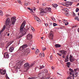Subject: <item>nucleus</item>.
Here are the masks:
<instances>
[{
	"label": "nucleus",
	"instance_id": "nucleus-62",
	"mask_svg": "<svg viewBox=\"0 0 79 79\" xmlns=\"http://www.w3.org/2000/svg\"><path fill=\"white\" fill-rule=\"evenodd\" d=\"M57 74H59V75H60V76L61 75V74H60V73H57Z\"/></svg>",
	"mask_w": 79,
	"mask_h": 79
},
{
	"label": "nucleus",
	"instance_id": "nucleus-36",
	"mask_svg": "<svg viewBox=\"0 0 79 79\" xmlns=\"http://www.w3.org/2000/svg\"><path fill=\"white\" fill-rule=\"evenodd\" d=\"M13 42L11 41V42L9 43L8 44H9V45H11V44Z\"/></svg>",
	"mask_w": 79,
	"mask_h": 79
},
{
	"label": "nucleus",
	"instance_id": "nucleus-46",
	"mask_svg": "<svg viewBox=\"0 0 79 79\" xmlns=\"http://www.w3.org/2000/svg\"><path fill=\"white\" fill-rule=\"evenodd\" d=\"M61 5H63L64 6H65V3H62Z\"/></svg>",
	"mask_w": 79,
	"mask_h": 79
},
{
	"label": "nucleus",
	"instance_id": "nucleus-48",
	"mask_svg": "<svg viewBox=\"0 0 79 79\" xmlns=\"http://www.w3.org/2000/svg\"><path fill=\"white\" fill-rule=\"evenodd\" d=\"M36 52L37 53H39V49H37L36 50Z\"/></svg>",
	"mask_w": 79,
	"mask_h": 79
},
{
	"label": "nucleus",
	"instance_id": "nucleus-13",
	"mask_svg": "<svg viewBox=\"0 0 79 79\" xmlns=\"http://www.w3.org/2000/svg\"><path fill=\"white\" fill-rule=\"evenodd\" d=\"M45 11L47 12H47L49 11V12H50L51 11V10H52V9H51V8H48L46 7V8L44 9Z\"/></svg>",
	"mask_w": 79,
	"mask_h": 79
},
{
	"label": "nucleus",
	"instance_id": "nucleus-2",
	"mask_svg": "<svg viewBox=\"0 0 79 79\" xmlns=\"http://www.w3.org/2000/svg\"><path fill=\"white\" fill-rule=\"evenodd\" d=\"M25 24L26 21H24L22 23L21 26H20V33L22 36H23V35H25L26 33L27 32L28 30L29 29V28H28L27 29H26L25 28L24 29V28L25 26ZM23 29L24 30H23Z\"/></svg>",
	"mask_w": 79,
	"mask_h": 79
},
{
	"label": "nucleus",
	"instance_id": "nucleus-50",
	"mask_svg": "<svg viewBox=\"0 0 79 79\" xmlns=\"http://www.w3.org/2000/svg\"><path fill=\"white\" fill-rule=\"evenodd\" d=\"M18 2L19 3H21V0H18Z\"/></svg>",
	"mask_w": 79,
	"mask_h": 79
},
{
	"label": "nucleus",
	"instance_id": "nucleus-15",
	"mask_svg": "<svg viewBox=\"0 0 79 79\" xmlns=\"http://www.w3.org/2000/svg\"><path fill=\"white\" fill-rule=\"evenodd\" d=\"M68 61H69V56H67L65 58V62H68Z\"/></svg>",
	"mask_w": 79,
	"mask_h": 79
},
{
	"label": "nucleus",
	"instance_id": "nucleus-12",
	"mask_svg": "<svg viewBox=\"0 0 79 79\" xmlns=\"http://www.w3.org/2000/svg\"><path fill=\"white\" fill-rule=\"evenodd\" d=\"M4 57H6V58H9V54L8 52H5L4 55Z\"/></svg>",
	"mask_w": 79,
	"mask_h": 79
},
{
	"label": "nucleus",
	"instance_id": "nucleus-45",
	"mask_svg": "<svg viewBox=\"0 0 79 79\" xmlns=\"http://www.w3.org/2000/svg\"><path fill=\"white\" fill-rule=\"evenodd\" d=\"M78 11H79V9L78 8L76 10V12H78Z\"/></svg>",
	"mask_w": 79,
	"mask_h": 79
},
{
	"label": "nucleus",
	"instance_id": "nucleus-55",
	"mask_svg": "<svg viewBox=\"0 0 79 79\" xmlns=\"http://www.w3.org/2000/svg\"><path fill=\"white\" fill-rule=\"evenodd\" d=\"M73 16H76V14H75V13H73Z\"/></svg>",
	"mask_w": 79,
	"mask_h": 79
},
{
	"label": "nucleus",
	"instance_id": "nucleus-54",
	"mask_svg": "<svg viewBox=\"0 0 79 79\" xmlns=\"http://www.w3.org/2000/svg\"><path fill=\"white\" fill-rule=\"evenodd\" d=\"M78 70V69H74V71H77Z\"/></svg>",
	"mask_w": 79,
	"mask_h": 79
},
{
	"label": "nucleus",
	"instance_id": "nucleus-32",
	"mask_svg": "<svg viewBox=\"0 0 79 79\" xmlns=\"http://www.w3.org/2000/svg\"><path fill=\"white\" fill-rule=\"evenodd\" d=\"M3 69H0V73H1V74H2V73H3Z\"/></svg>",
	"mask_w": 79,
	"mask_h": 79
},
{
	"label": "nucleus",
	"instance_id": "nucleus-1",
	"mask_svg": "<svg viewBox=\"0 0 79 79\" xmlns=\"http://www.w3.org/2000/svg\"><path fill=\"white\" fill-rule=\"evenodd\" d=\"M11 21H10V19L8 18L7 19L6 21V26L7 27H10L11 26H13V25H15L16 21V17H12L11 19Z\"/></svg>",
	"mask_w": 79,
	"mask_h": 79
},
{
	"label": "nucleus",
	"instance_id": "nucleus-5",
	"mask_svg": "<svg viewBox=\"0 0 79 79\" xmlns=\"http://www.w3.org/2000/svg\"><path fill=\"white\" fill-rule=\"evenodd\" d=\"M70 71L69 73L70 74L73 75V77H76L77 76V73H74L73 71V70L71 69V68H70L69 69Z\"/></svg>",
	"mask_w": 79,
	"mask_h": 79
},
{
	"label": "nucleus",
	"instance_id": "nucleus-10",
	"mask_svg": "<svg viewBox=\"0 0 79 79\" xmlns=\"http://www.w3.org/2000/svg\"><path fill=\"white\" fill-rule=\"evenodd\" d=\"M25 52H23V54H24V55H25V54H26V53H29L30 52H31V51H30V49H25Z\"/></svg>",
	"mask_w": 79,
	"mask_h": 79
},
{
	"label": "nucleus",
	"instance_id": "nucleus-33",
	"mask_svg": "<svg viewBox=\"0 0 79 79\" xmlns=\"http://www.w3.org/2000/svg\"><path fill=\"white\" fill-rule=\"evenodd\" d=\"M57 25H57V24H56V23H53V26H54V27H55V26H57Z\"/></svg>",
	"mask_w": 79,
	"mask_h": 79
},
{
	"label": "nucleus",
	"instance_id": "nucleus-60",
	"mask_svg": "<svg viewBox=\"0 0 79 79\" xmlns=\"http://www.w3.org/2000/svg\"><path fill=\"white\" fill-rule=\"evenodd\" d=\"M43 6H45V4H43Z\"/></svg>",
	"mask_w": 79,
	"mask_h": 79
},
{
	"label": "nucleus",
	"instance_id": "nucleus-26",
	"mask_svg": "<svg viewBox=\"0 0 79 79\" xmlns=\"http://www.w3.org/2000/svg\"><path fill=\"white\" fill-rule=\"evenodd\" d=\"M66 52L64 50H63L62 52V54H64V55H66Z\"/></svg>",
	"mask_w": 79,
	"mask_h": 79
},
{
	"label": "nucleus",
	"instance_id": "nucleus-53",
	"mask_svg": "<svg viewBox=\"0 0 79 79\" xmlns=\"http://www.w3.org/2000/svg\"><path fill=\"white\" fill-rule=\"evenodd\" d=\"M53 57H52V56H50V60H52V58Z\"/></svg>",
	"mask_w": 79,
	"mask_h": 79
},
{
	"label": "nucleus",
	"instance_id": "nucleus-20",
	"mask_svg": "<svg viewBox=\"0 0 79 79\" xmlns=\"http://www.w3.org/2000/svg\"><path fill=\"white\" fill-rule=\"evenodd\" d=\"M43 71L44 73H45V74H47V73H48V70L47 69H44L43 70Z\"/></svg>",
	"mask_w": 79,
	"mask_h": 79
},
{
	"label": "nucleus",
	"instance_id": "nucleus-38",
	"mask_svg": "<svg viewBox=\"0 0 79 79\" xmlns=\"http://www.w3.org/2000/svg\"><path fill=\"white\" fill-rule=\"evenodd\" d=\"M6 17H9V16H10V15L7 14L6 15Z\"/></svg>",
	"mask_w": 79,
	"mask_h": 79
},
{
	"label": "nucleus",
	"instance_id": "nucleus-51",
	"mask_svg": "<svg viewBox=\"0 0 79 79\" xmlns=\"http://www.w3.org/2000/svg\"><path fill=\"white\" fill-rule=\"evenodd\" d=\"M58 21H59V23H62V22L60 20H59Z\"/></svg>",
	"mask_w": 79,
	"mask_h": 79
},
{
	"label": "nucleus",
	"instance_id": "nucleus-44",
	"mask_svg": "<svg viewBox=\"0 0 79 79\" xmlns=\"http://www.w3.org/2000/svg\"><path fill=\"white\" fill-rule=\"evenodd\" d=\"M79 19V18L77 17H76L75 18V19Z\"/></svg>",
	"mask_w": 79,
	"mask_h": 79
},
{
	"label": "nucleus",
	"instance_id": "nucleus-9",
	"mask_svg": "<svg viewBox=\"0 0 79 79\" xmlns=\"http://www.w3.org/2000/svg\"><path fill=\"white\" fill-rule=\"evenodd\" d=\"M26 37L27 40H31L32 39V35L31 34H29L27 35L26 36Z\"/></svg>",
	"mask_w": 79,
	"mask_h": 79
},
{
	"label": "nucleus",
	"instance_id": "nucleus-19",
	"mask_svg": "<svg viewBox=\"0 0 79 79\" xmlns=\"http://www.w3.org/2000/svg\"><path fill=\"white\" fill-rule=\"evenodd\" d=\"M34 18L36 20V21H40V19H39L37 17L35 16Z\"/></svg>",
	"mask_w": 79,
	"mask_h": 79
},
{
	"label": "nucleus",
	"instance_id": "nucleus-49",
	"mask_svg": "<svg viewBox=\"0 0 79 79\" xmlns=\"http://www.w3.org/2000/svg\"><path fill=\"white\" fill-rule=\"evenodd\" d=\"M70 79H74V77L73 76L71 77H70Z\"/></svg>",
	"mask_w": 79,
	"mask_h": 79
},
{
	"label": "nucleus",
	"instance_id": "nucleus-18",
	"mask_svg": "<svg viewBox=\"0 0 79 79\" xmlns=\"http://www.w3.org/2000/svg\"><path fill=\"white\" fill-rule=\"evenodd\" d=\"M70 64H71V62H69L67 63V66L68 68H69Z\"/></svg>",
	"mask_w": 79,
	"mask_h": 79
},
{
	"label": "nucleus",
	"instance_id": "nucleus-58",
	"mask_svg": "<svg viewBox=\"0 0 79 79\" xmlns=\"http://www.w3.org/2000/svg\"><path fill=\"white\" fill-rule=\"evenodd\" d=\"M25 5H26V6L28 5V3H25Z\"/></svg>",
	"mask_w": 79,
	"mask_h": 79
},
{
	"label": "nucleus",
	"instance_id": "nucleus-35",
	"mask_svg": "<svg viewBox=\"0 0 79 79\" xmlns=\"http://www.w3.org/2000/svg\"><path fill=\"white\" fill-rule=\"evenodd\" d=\"M51 18L54 21H55V19L54 17H52Z\"/></svg>",
	"mask_w": 79,
	"mask_h": 79
},
{
	"label": "nucleus",
	"instance_id": "nucleus-34",
	"mask_svg": "<svg viewBox=\"0 0 79 79\" xmlns=\"http://www.w3.org/2000/svg\"><path fill=\"white\" fill-rule=\"evenodd\" d=\"M31 29L33 31H35V29H34V27H31Z\"/></svg>",
	"mask_w": 79,
	"mask_h": 79
},
{
	"label": "nucleus",
	"instance_id": "nucleus-63",
	"mask_svg": "<svg viewBox=\"0 0 79 79\" xmlns=\"http://www.w3.org/2000/svg\"><path fill=\"white\" fill-rule=\"evenodd\" d=\"M32 50H34V48H31Z\"/></svg>",
	"mask_w": 79,
	"mask_h": 79
},
{
	"label": "nucleus",
	"instance_id": "nucleus-29",
	"mask_svg": "<svg viewBox=\"0 0 79 79\" xmlns=\"http://www.w3.org/2000/svg\"><path fill=\"white\" fill-rule=\"evenodd\" d=\"M34 64H35L34 63L31 64H30V67H32V66H34Z\"/></svg>",
	"mask_w": 79,
	"mask_h": 79
},
{
	"label": "nucleus",
	"instance_id": "nucleus-25",
	"mask_svg": "<svg viewBox=\"0 0 79 79\" xmlns=\"http://www.w3.org/2000/svg\"><path fill=\"white\" fill-rule=\"evenodd\" d=\"M41 76H42V75L41 74V73L39 72L38 75V77H41Z\"/></svg>",
	"mask_w": 79,
	"mask_h": 79
},
{
	"label": "nucleus",
	"instance_id": "nucleus-21",
	"mask_svg": "<svg viewBox=\"0 0 79 79\" xmlns=\"http://www.w3.org/2000/svg\"><path fill=\"white\" fill-rule=\"evenodd\" d=\"M72 4H73V2H67V4L68 5H69L71 6V5H72Z\"/></svg>",
	"mask_w": 79,
	"mask_h": 79
},
{
	"label": "nucleus",
	"instance_id": "nucleus-41",
	"mask_svg": "<svg viewBox=\"0 0 79 79\" xmlns=\"http://www.w3.org/2000/svg\"><path fill=\"white\" fill-rule=\"evenodd\" d=\"M28 9H29V10H30L31 11H32H32H33V10H32V9H31V8H28Z\"/></svg>",
	"mask_w": 79,
	"mask_h": 79
},
{
	"label": "nucleus",
	"instance_id": "nucleus-30",
	"mask_svg": "<svg viewBox=\"0 0 79 79\" xmlns=\"http://www.w3.org/2000/svg\"><path fill=\"white\" fill-rule=\"evenodd\" d=\"M68 24H69V23L68 22H66L65 23V26H67Z\"/></svg>",
	"mask_w": 79,
	"mask_h": 79
},
{
	"label": "nucleus",
	"instance_id": "nucleus-37",
	"mask_svg": "<svg viewBox=\"0 0 79 79\" xmlns=\"http://www.w3.org/2000/svg\"><path fill=\"white\" fill-rule=\"evenodd\" d=\"M6 79H10V78L8 77V75L7 74H6Z\"/></svg>",
	"mask_w": 79,
	"mask_h": 79
},
{
	"label": "nucleus",
	"instance_id": "nucleus-61",
	"mask_svg": "<svg viewBox=\"0 0 79 79\" xmlns=\"http://www.w3.org/2000/svg\"><path fill=\"white\" fill-rule=\"evenodd\" d=\"M62 58H65V57L64 56H62Z\"/></svg>",
	"mask_w": 79,
	"mask_h": 79
},
{
	"label": "nucleus",
	"instance_id": "nucleus-43",
	"mask_svg": "<svg viewBox=\"0 0 79 79\" xmlns=\"http://www.w3.org/2000/svg\"><path fill=\"white\" fill-rule=\"evenodd\" d=\"M65 15L66 16H68V15H69V14L67 13H65Z\"/></svg>",
	"mask_w": 79,
	"mask_h": 79
},
{
	"label": "nucleus",
	"instance_id": "nucleus-59",
	"mask_svg": "<svg viewBox=\"0 0 79 79\" xmlns=\"http://www.w3.org/2000/svg\"><path fill=\"white\" fill-rule=\"evenodd\" d=\"M37 68V67H36L35 68V71L36 70V69Z\"/></svg>",
	"mask_w": 79,
	"mask_h": 79
},
{
	"label": "nucleus",
	"instance_id": "nucleus-56",
	"mask_svg": "<svg viewBox=\"0 0 79 79\" xmlns=\"http://www.w3.org/2000/svg\"><path fill=\"white\" fill-rule=\"evenodd\" d=\"M63 51V50H62L60 51V52H61V53H62Z\"/></svg>",
	"mask_w": 79,
	"mask_h": 79
},
{
	"label": "nucleus",
	"instance_id": "nucleus-17",
	"mask_svg": "<svg viewBox=\"0 0 79 79\" xmlns=\"http://www.w3.org/2000/svg\"><path fill=\"white\" fill-rule=\"evenodd\" d=\"M55 46L56 48H58L59 47H61V45L59 44H56L55 45Z\"/></svg>",
	"mask_w": 79,
	"mask_h": 79
},
{
	"label": "nucleus",
	"instance_id": "nucleus-22",
	"mask_svg": "<svg viewBox=\"0 0 79 79\" xmlns=\"http://www.w3.org/2000/svg\"><path fill=\"white\" fill-rule=\"evenodd\" d=\"M40 69H42V68H44V67H45V64H44V65H40Z\"/></svg>",
	"mask_w": 79,
	"mask_h": 79
},
{
	"label": "nucleus",
	"instance_id": "nucleus-57",
	"mask_svg": "<svg viewBox=\"0 0 79 79\" xmlns=\"http://www.w3.org/2000/svg\"><path fill=\"white\" fill-rule=\"evenodd\" d=\"M45 25L46 26H48V24H45Z\"/></svg>",
	"mask_w": 79,
	"mask_h": 79
},
{
	"label": "nucleus",
	"instance_id": "nucleus-4",
	"mask_svg": "<svg viewBox=\"0 0 79 79\" xmlns=\"http://www.w3.org/2000/svg\"><path fill=\"white\" fill-rule=\"evenodd\" d=\"M24 61V60H22L19 62L17 63V64L15 66L16 69H20L21 68V65L22 64V63H23Z\"/></svg>",
	"mask_w": 79,
	"mask_h": 79
},
{
	"label": "nucleus",
	"instance_id": "nucleus-39",
	"mask_svg": "<svg viewBox=\"0 0 79 79\" xmlns=\"http://www.w3.org/2000/svg\"><path fill=\"white\" fill-rule=\"evenodd\" d=\"M35 77H29L28 79H35Z\"/></svg>",
	"mask_w": 79,
	"mask_h": 79
},
{
	"label": "nucleus",
	"instance_id": "nucleus-52",
	"mask_svg": "<svg viewBox=\"0 0 79 79\" xmlns=\"http://www.w3.org/2000/svg\"><path fill=\"white\" fill-rule=\"evenodd\" d=\"M52 69H54L55 67H54L53 66H52Z\"/></svg>",
	"mask_w": 79,
	"mask_h": 79
},
{
	"label": "nucleus",
	"instance_id": "nucleus-23",
	"mask_svg": "<svg viewBox=\"0 0 79 79\" xmlns=\"http://www.w3.org/2000/svg\"><path fill=\"white\" fill-rule=\"evenodd\" d=\"M52 6L54 8H56L58 6V5H57L56 4H53Z\"/></svg>",
	"mask_w": 79,
	"mask_h": 79
},
{
	"label": "nucleus",
	"instance_id": "nucleus-27",
	"mask_svg": "<svg viewBox=\"0 0 79 79\" xmlns=\"http://www.w3.org/2000/svg\"><path fill=\"white\" fill-rule=\"evenodd\" d=\"M32 44V40H30V41L29 43V46H30V45H31Z\"/></svg>",
	"mask_w": 79,
	"mask_h": 79
},
{
	"label": "nucleus",
	"instance_id": "nucleus-40",
	"mask_svg": "<svg viewBox=\"0 0 79 79\" xmlns=\"http://www.w3.org/2000/svg\"><path fill=\"white\" fill-rule=\"evenodd\" d=\"M43 51H44V50H45V49H46V48H43Z\"/></svg>",
	"mask_w": 79,
	"mask_h": 79
},
{
	"label": "nucleus",
	"instance_id": "nucleus-16",
	"mask_svg": "<svg viewBox=\"0 0 79 79\" xmlns=\"http://www.w3.org/2000/svg\"><path fill=\"white\" fill-rule=\"evenodd\" d=\"M5 25H4L2 29V30H1V32H0V34H1V32H3V31H4L5 30Z\"/></svg>",
	"mask_w": 79,
	"mask_h": 79
},
{
	"label": "nucleus",
	"instance_id": "nucleus-42",
	"mask_svg": "<svg viewBox=\"0 0 79 79\" xmlns=\"http://www.w3.org/2000/svg\"><path fill=\"white\" fill-rule=\"evenodd\" d=\"M21 37H23V36H22L21 35L20 36H19L18 37V39H19V38H21Z\"/></svg>",
	"mask_w": 79,
	"mask_h": 79
},
{
	"label": "nucleus",
	"instance_id": "nucleus-24",
	"mask_svg": "<svg viewBox=\"0 0 79 79\" xmlns=\"http://www.w3.org/2000/svg\"><path fill=\"white\" fill-rule=\"evenodd\" d=\"M6 74V70H4L2 73H1V74Z\"/></svg>",
	"mask_w": 79,
	"mask_h": 79
},
{
	"label": "nucleus",
	"instance_id": "nucleus-6",
	"mask_svg": "<svg viewBox=\"0 0 79 79\" xmlns=\"http://www.w3.org/2000/svg\"><path fill=\"white\" fill-rule=\"evenodd\" d=\"M24 68L25 69H26L25 71V72H27L28 69L30 68L29 64L28 63H27L24 64Z\"/></svg>",
	"mask_w": 79,
	"mask_h": 79
},
{
	"label": "nucleus",
	"instance_id": "nucleus-3",
	"mask_svg": "<svg viewBox=\"0 0 79 79\" xmlns=\"http://www.w3.org/2000/svg\"><path fill=\"white\" fill-rule=\"evenodd\" d=\"M27 47V45H23V46H21L19 47V51H21V53H22L21 55V59H23V53L24 52H25V48Z\"/></svg>",
	"mask_w": 79,
	"mask_h": 79
},
{
	"label": "nucleus",
	"instance_id": "nucleus-7",
	"mask_svg": "<svg viewBox=\"0 0 79 79\" xmlns=\"http://www.w3.org/2000/svg\"><path fill=\"white\" fill-rule=\"evenodd\" d=\"M54 34V32L52 31H51L50 32L49 34V37L51 40H52L53 39V34Z\"/></svg>",
	"mask_w": 79,
	"mask_h": 79
},
{
	"label": "nucleus",
	"instance_id": "nucleus-8",
	"mask_svg": "<svg viewBox=\"0 0 79 79\" xmlns=\"http://www.w3.org/2000/svg\"><path fill=\"white\" fill-rule=\"evenodd\" d=\"M47 14V11H45V10L44 9H42L40 12V15L41 16H44V15Z\"/></svg>",
	"mask_w": 79,
	"mask_h": 79
},
{
	"label": "nucleus",
	"instance_id": "nucleus-31",
	"mask_svg": "<svg viewBox=\"0 0 79 79\" xmlns=\"http://www.w3.org/2000/svg\"><path fill=\"white\" fill-rule=\"evenodd\" d=\"M63 23H66V22H67V20L65 19L63 20Z\"/></svg>",
	"mask_w": 79,
	"mask_h": 79
},
{
	"label": "nucleus",
	"instance_id": "nucleus-47",
	"mask_svg": "<svg viewBox=\"0 0 79 79\" xmlns=\"http://www.w3.org/2000/svg\"><path fill=\"white\" fill-rule=\"evenodd\" d=\"M57 55H59V56H61V55H62L61 54V53H57Z\"/></svg>",
	"mask_w": 79,
	"mask_h": 79
},
{
	"label": "nucleus",
	"instance_id": "nucleus-11",
	"mask_svg": "<svg viewBox=\"0 0 79 79\" xmlns=\"http://www.w3.org/2000/svg\"><path fill=\"white\" fill-rule=\"evenodd\" d=\"M69 59L70 62H73L74 61V59L73 58V56H72L71 55H70Z\"/></svg>",
	"mask_w": 79,
	"mask_h": 79
},
{
	"label": "nucleus",
	"instance_id": "nucleus-14",
	"mask_svg": "<svg viewBox=\"0 0 79 79\" xmlns=\"http://www.w3.org/2000/svg\"><path fill=\"white\" fill-rule=\"evenodd\" d=\"M14 50V47L13 46H12L10 48H9V51L10 52H13Z\"/></svg>",
	"mask_w": 79,
	"mask_h": 79
},
{
	"label": "nucleus",
	"instance_id": "nucleus-64",
	"mask_svg": "<svg viewBox=\"0 0 79 79\" xmlns=\"http://www.w3.org/2000/svg\"><path fill=\"white\" fill-rule=\"evenodd\" d=\"M78 31L79 32V28L77 29Z\"/></svg>",
	"mask_w": 79,
	"mask_h": 79
},
{
	"label": "nucleus",
	"instance_id": "nucleus-28",
	"mask_svg": "<svg viewBox=\"0 0 79 79\" xmlns=\"http://www.w3.org/2000/svg\"><path fill=\"white\" fill-rule=\"evenodd\" d=\"M3 12L2 10H0V15H1L2 16H3Z\"/></svg>",
	"mask_w": 79,
	"mask_h": 79
}]
</instances>
